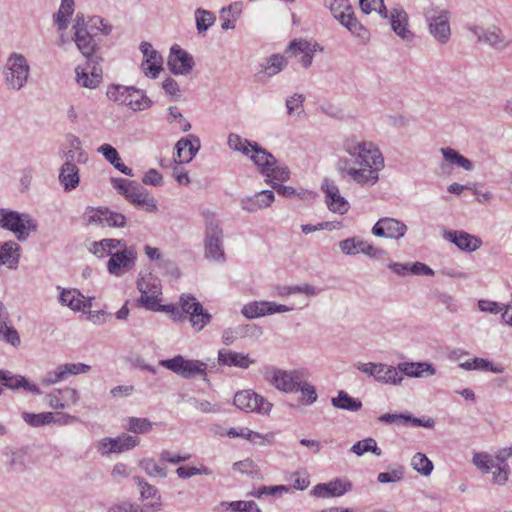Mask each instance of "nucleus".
Here are the masks:
<instances>
[{
  "mask_svg": "<svg viewBox=\"0 0 512 512\" xmlns=\"http://www.w3.org/2000/svg\"><path fill=\"white\" fill-rule=\"evenodd\" d=\"M344 147L359 167H354L345 160L339 166L342 173L361 185L375 184L378 181V171L383 167V157L379 149L371 142L359 141L355 136L348 137Z\"/></svg>",
  "mask_w": 512,
  "mask_h": 512,
  "instance_id": "1",
  "label": "nucleus"
},
{
  "mask_svg": "<svg viewBox=\"0 0 512 512\" xmlns=\"http://www.w3.org/2000/svg\"><path fill=\"white\" fill-rule=\"evenodd\" d=\"M89 250L99 258L110 256L107 269L115 276H121L130 271L137 260L135 247L128 246L125 241L119 239L109 238L93 242Z\"/></svg>",
  "mask_w": 512,
  "mask_h": 512,
  "instance_id": "2",
  "label": "nucleus"
},
{
  "mask_svg": "<svg viewBox=\"0 0 512 512\" xmlns=\"http://www.w3.org/2000/svg\"><path fill=\"white\" fill-rule=\"evenodd\" d=\"M29 65L21 54H12L6 63L5 79L13 89H20L27 81Z\"/></svg>",
  "mask_w": 512,
  "mask_h": 512,
  "instance_id": "3",
  "label": "nucleus"
},
{
  "mask_svg": "<svg viewBox=\"0 0 512 512\" xmlns=\"http://www.w3.org/2000/svg\"><path fill=\"white\" fill-rule=\"evenodd\" d=\"M179 303L183 313L189 315L190 323L196 331H201L210 322L211 315L194 296L183 294Z\"/></svg>",
  "mask_w": 512,
  "mask_h": 512,
  "instance_id": "4",
  "label": "nucleus"
},
{
  "mask_svg": "<svg viewBox=\"0 0 512 512\" xmlns=\"http://www.w3.org/2000/svg\"><path fill=\"white\" fill-rule=\"evenodd\" d=\"M137 287L141 293L140 302L142 305L149 310L159 309L160 281L151 273L143 274L137 282Z\"/></svg>",
  "mask_w": 512,
  "mask_h": 512,
  "instance_id": "5",
  "label": "nucleus"
},
{
  "mask_svg": "<svg viewBox=\"0 0 512 512\" xmlns=\"http://www.w3.org/2000/svg\"><path fill=\"white\" fill-rule=\"evenodd\" d=\"M324 4L342 25L352 33L360 35L359 30H363V27L353 16L348 0H324Z\"/></svg>",
  "mask_w": 512,
  "mask_h": 512,
  "instance_id": "6",
  "label": "nucleus"
},
{
  "mask_svg": "<svg viewBox=\"0 0 512 512\" xmlns=\"http://www.w3.org/2000/svg\"><path fill=\"white\" fill-rule=\"evenodd\" d=\"M234 405L246 412H258L267 414L271 411L272 404L261 395L252 390H242L235 394Z\"/></svg>",
  "mask_w": 512,
  "mask_h": 512,
  "instance_id": "7",
  "label": "nucleus"
},
{
  "mask_svg": "<svg viewBox=\"0 0 512 512\" xmlns=\"http://www.w3.org/2000/svg\"><path fill=\"white\" fill-rule=\"evenodd\" d=\"M0 226L14 232L18 239L25 238L34 228L28 215L0 209Z\"/></svg>",
  "mask_w": 512,
  "mask_h": 512,
  "instance_id": "8",
  "label": "nucleus"
},
{
  "mask_svg": "<svg viewBox=\"0 0 512 512\" xmlns=\"http://www.w3.org/2000/svg\"><path fill=\"white\" fill-rule=\"evenodd\" d=\"M162 366L177 373L185 378H190L195 375H204L206 365L197 360H187L182 356H176L172 359L164 360L161 362Z\"/></svg>",
  "mask_w": 512,
  "mask_h": 512,
  "instance_id": "9",
  "label": "nucleus"
},
{
  "mask_svg": "<svg viewBox=\"0 0 512 512\" xmlns=\"http://www.w3.org/2000/svg\"><path fill=\"white\" fill-rule=\"evenodd\" d=\"M139 443V438L128 434H122L116 438H103L98 442L97 449L101 454H119L133 449Z\"/></svg>",
  "mask_w": 512,
  "mask_h": 512,
  "instance_id": "10",
  "label": "nucleus"
},
{
  "mask_svg": "<svg viewBox=\"0 0 512 512\" xmlns=\"http://www.w3.org/2000/svg\"><path fill=\"white\" fill-rule=\"evenodd\" d=\"M222 230L213 218L207 220L205 240V253L208 258L216 261L224 260V251L221 242Z\"/></svg>",
  "mask_w": 512,
  "mask_h": 512,
  "instance_id": "11",
  "label": "nucleus"
},
{
  "mask_svg": "<svg viewBox=\"0 0 512 512\" xmlns=\"http://www.w3.org/2000/svg\"><path fill=\"white\" fill-rule=\"evenodd\" d=\"M352 489V483L343 478L334 479L328 483H320L313 487L310 494L317 498L340 497Z\"/></svg>",
  "mask_w": 512,
  "mask_h": 512,
  "instance_id": "12",
  "label": "nucleus"
},
{
  "mask_svg": "<svg viewBox=\"0 0 512 512\" xmlns=\"http://www.w3.org/2000/svg\"><path fill=\"white\" fill-rule=\"evenodd\" d=\"M73 29V39L78 49L86 58H90L95 52L96 45L92 36L86 30L85 20L83 16H76Z\"/></svg>",
  "mask_w": 512,
  "mask_h": 512,
  "instance_id": "13",
  "label": "nucleus"
},
{
  "mask_svg": "<svg viewBox=\"0 0 512 512\" xmlns=\"http://www.w3.org/2000/svg\"><path fill=\"white\" fill-rule=\"evenodd\" d=\"M322 189L325 193V203L330 211L343 215L350 209L349 202L341 195L339 188L329 180H325Z\"/></svg>",
  "mask_w": 512,
  "mask_h": 512,
  "instance_id": "14",
  "label": "nucleus"
},
{
  "mask_svg": "<svg viewBox=\"0 0 512 512\" xmlns=\"http://www.w3.org/2000/svg\"><path fill=\"white\" fill-rule=\"evenodd\" d=\"M77 83L85 88L95 89L102 82L101 67L92 64L90 61L84 67L78 66L75 70Z\"/></svg>",
  "mask_w": 512,
  "mask_h": 512,
  "instance_id": "15",
  "label": "nucleus"
},
{
  "mask_svg": "<svg viewBox=\"0 0 512 512\" xmlns=\"http://www.w3.org/2000/svg\"><path fill=\"white\" fill-rule=\"evenodd\" d=\"M292 310L285 305H278L274 302L255 301L246 304L242 309V314L249 319L265 316L266 314L281 313Z\"/></svg>",
  "mask_w": 512,
  "mask_h": 512,
  "instance_id": "16",
  "label": "nucleus"
},
{
  "mask_svg": "<svg viewBox=\"0 0 512 512\" xmlns=\"http://www.w3.org/2000/svg\"><path fill=\"white\" fill-rule=\"evenodd\" d=\"M317 48V43H311L304 39H295L289 44L286 53L291 57L299 58L300 63L304 67H308L312 63L313 54Z\"/></svg>",
  "mask_w": 512,
  "mask_h": 512,
  "instance_id": "17",
  "label": "nucleus"
},
{
  "mask_svg": "<svg viewBox=\"0 0 512 512\" xmlns=\"http://www.w3.org/2000/svg\"><path fill=\"white\" fill-rule=\"evenodd\" d=\"M430 33L440 42L445 43L450 36V25L447 13L441 11L438 15L431 10L427 12Z\"/></svg>",
  "mask_w": 512,
  "mask_h": 512,
  "instance_id": "18",
  "label": "nucleus"
},
{
  "mask_svg": "<svg viewBox=\"0 0 512 512\" xmlns=\"http://www.w3.org/2000/svg\"><path fill=\"white\" fill-rule=\"evenodd\" d=\"M407 230V227L402 222L393 218L380 219L373 227L372 232L379 237H388L399 239Z\"/></svg>",
  "mask_w": 512,
  "mask_h": 512,
  "instance_id": "19",
  "label": "nucleus"
},
{
  "mask_svg": "<svg viewBox=\"0 0 512 512\" xmlns=\"http://www.w3.org/2000/svg\"><path fill=\"white\" fill-rule=\"evenodd\" d=\"M265 378L278 390L284 392L293 391L297 386L300 385L299 377L297 375L282 370L273 369L267 371L265 374Z\"/></svg>",
  "mask_w": 512,
  "mask_h": 512,
  "instance_id": "20",
  "label": "nucleus"
},
{
  "mask_svg": "<svg viewBox=\"0 0 512 512\" xmlns=\"http://www.w3.org/2000/svg\"><path fill=\"white\" fill-rule=\"evenodd\" d=\"M168 66L174 74H186L193 66L192 57L177 46L171 48Z\"/></svg>",
  "mask_w": 512,
  "mask_h": 512,
  "instance_id": "21",
  "label": "nucleus"
},
{
  "mask_svg": "<svg viewBox=\"0 0 512 512\" xmlns=\"http://www.w3.org/2000/svg\"><path fill=\"white\" fill-rule=\"evenodd\" d=\"M140 49L144 55L142 69L147 76L156 77L162 69V57L149 43H142Z\"/></svg>",
  "mask_w": 512,
  "mask_h": 512,
  "instance_id": "22",
  "label": "nucleus"
},
{
  "mask_svg": "<svg viewBox=\"0 0 512 512\" xmlns=\"http://www.w3.org/2000/svg\"><path fill=\"white\" fill-rule=\"evenodd\" d=\"M78 399L79 395L75 389L64 388L49 395V405L54 409H64L75 404Z\"/></svg>",
  "mask_w": 512,
  "mask_h": 512,
  "instance_id": "23",
  "label": "nucleus"
},
{
  "mask_svg": "<svg viewBox=\"0 0 512 512\" xmlns=\"http://www.w3.org/2000/svg\"><path fill=\"white\" fill-rule=\"evenodd\" d=\"M90 370V366L83 363H69L59 366L55 372L49 374L45 378V383L53 384L56 383L68 375H77L80 373H86Z\"/></svg>",
  "mask_w": 512,
  "mask_h": 512,
  "instance_id": "24",
  "label": "nucleus"
},
{
  "mask_svg": "<svg viewBox=\"0 0 512 512\" xmlns=\"http://www.w3.org/2000/svg\"><path fill=\"white\" fill-rule=\"evenodd\" d=\"M200 147L198 139H181L176 144L175 162L178 164L188 163L195 156Z\"/></svg>",
  "mask_w": 512,
  "mask_h": 512,
  "instance_id": "25",
  "label": "nucleus"
},
{
  "mask_svg": "<svg viewBox=\"0 0 512 512\" xmlns=\"http://www.w3.org/2000/svg\"><path fill=\"white\" fill-rule=\"evenodd\" d=\"M340 248L343 253L348 255H354L358 253H364L369 256H375L377 249L374 248L367 241L359 238H349L340 242Z\"/></svg>",
  "mask_w": 512,
  "mask_h": 512,
  "instance_id": "26",
  "label": "nucleus"
},
{
  "mask_svg": "<svg viewBox=\"0 0 512 512\" xmlns=\"http://www.w3.org/2000/svg\"><path fill=\"white\" fill-rule=\"evenodd\" d=\"M60 301L73 311H85L91 307V299H85L77 290H63L60 295Z\"/></svg>",
  "mask_w": 512,
  "mask_h": 512,
  "instance_id": "27",
  "label": "nucleus"
},
{
  "mask_svg": "<svg viewBox=\"0 0 512 512\" xmlns=\"http://www.w3.org/2000/svg\"><path fill=\"white\" fill-rule=\"evenodd\" d=\"M391 26L394 32L404 40H411L412 32L408 28V16L405 11L394 9L391 12Z\"/></svg>",
  "mask_w": 512,
  "mask_h": 512,
  "instance_id": "28",
  "label": "nucleus"
},
{
  "mask_svg": "<svg viewBox=\"0 0 512 512\" xmlns=\"http://www.w3.org/2000/svg\"><path fill=\"white\" fill-rule=\"evenodd\" d=\"M0 384L10 389L23 387L25 390L39 393L34 384L29 383L24 377L14 375L9 371L0 370Z\"/></svg>",
  "mask_w": 512,
  "mask_h": 512,
  "instance_id": "29",
  "label": "nucleus"
},
{
  "mask_svg": "<svg viewBox=\"0 0 512 512\" xmlns=\"http://www.w3.org/2000/svg\"><path fill=\"white\" fill-rule=\"evenodd\" d=\"M8 314L0 302V338L13 346L20 344V337L16 329L8 324Z\"/></svg>",
  "mask_w": 512,
  "mask_h": 512,
  "instance_id": "30",
  "label": "nucleus"
},
{
  "mask_svg": "<svg viewBox=\"0 0 512 512\" xmlns=\"http://www.w3.org/2000/svg\"><path fill=\"white\" fill-rule=\"evenodd\" d=\"M8 314L0 302V338L13 346L20 344V337L16 329L8 324Z\"/></svg>",
  "mask_w": 512,
  "mask_h": 512,
  "instance_id": "31",
  "label": "nucleus"
},
{
  "mask_svg": "<svg viewBox=\"0 0 512 512\" xmlns=\"http://www.w3.org/2000/svg\"><path fill=\"white\" fill-rule=\"evenodd\" d=\"M218 361L220 364L236 366L240 368H248L249 365L254 362L249 358L248 355L230 350L219 351Z\"/></svg>",
  "mask_w": 512,
  "mask_h": 512,
  "instance_id": "32",
  "label": "nucleus"
},
{
  "mask_svg": "<svg viewBox=\"0 0 512 512\" xmlns=\"http://www.w3.org/2000/svg\"><path fill=\"white\" fill-rule=\"evenodd\" d=\"M123 104L134 111H139L149 108L151 101L142 91L128 87Z\"/></svg>",
  "mask_w": 512,
  "mask_h": 512,
  "instance_id": "33",
  "label": "nucleus"
},
{
  "mask_svg": "<svg viewBox=\"0 0 512 512\" xmlns=\"http://www.w3.org/2000/svg\"><path fill=\"white\" fill-rule=\"evenodd\" d=\"M399 371L401 374H406L410 377H423L426 375H434L435 369L433 366L426 362H411L402 363L399 365Z\"/></svg>",
  "mask_w": 512,
  "mask_h": 512,
  "instance_id": "34",
  "label": "nucleus"
},
{
  "mask_svg": "<svg viewBox=\"0 0 512 512\" xmlns=\"http://www.w3.org/2000/svg\"><path fill=\"white\" fill-rule=\"evenodd\" d=\"M249 155L262 174L271 170V166L275 164L274 157L257 145L251 147Z\"/></svg>",
  "mask_w": 512,
  "mask_h": 512,
  "instance_id": "35",
  "label": "nucleus"
},
{
  "mask_svg": "<svg viewBox=\"0 0 512 512\" xmlns=\"http://www.w3.org/2000/svg\"><path fill=\"white\" fill-rule=\"evenodd\" d=\"M79 170L75 164L70 162L65 163L59 175V180L64 186L65 190L75 189L79 184Z\"/></svg>",
  "mask_w": 512,
  "mask_h": 512,
  "instance_id": "36",
  "label": "nucleus"
},
{
  "mask_svg": "<svg viewBox=\"0 0 512 512\" xmlns=\"http://www.w3.org/2000/svg\"><path fill=\"white\" fill-rule=\"evenodd\" d=\"M19 246L16 242H5L0 246V265H6L9 268H14L18 264Z\"/></svg>",
  "mask_w": 512,
  "mask_h": 512,
  "instance_id": "37",
  "label": "nucleus"
},
{
  "mask_svg": "<svg viewBox=\"0 0 512 512\" xmlns=\"http://www.w3.org/2000/svg\"><path fill=\"white\" fill-rule=\"evenodd\" d=\"M105 159L111 163L116 169L125 175H132V170L122 163L117 150L109 144H103L98 148Z\"/></svg>",
  "mask_w": 512,
  "mask_h": 512,
  "instance_id": "38",
  "label": "nucleus"
},
{
  "mask_svg": "<svg viewBox=\"0 0 512 512\" xmlns=\"http://www.w3.org/2000/svg\"><path fill=\"white\" fill-rule=\"evenodd\" d=\"M126 197L129 201L134 204L144 207L148 212H155L157 210L156 202L154 198L150 197L139 190L133 189L126 192Z\"/></svg>",
  "mask_w": 512,
  "mask_h": 512,
  "instance_id": "39",
  "label": "nucleus"
},
{
  "mask_svg": "<svg viewBox=\"0 0 512 512\" xmlns=\"http://www.w3.org/2000/svg\"><path fill=\"white\" fill-rule=\"evenodd\" d=\"M452 241L462 250L474 251L479 248L481 241L465 232H455Z\"/></svg>",
  "mask_w": 512,
  "mask_h": 512,
  "instance_id": "40",
  "label": "nucleus"
},
{
  "mask_svg": "<svg viewBox=\"0 0 512 512\" xmlns=\"http://www.w3.org/2000/svg\"><path fill=\"white\" fill-rule=\"evenodd\" d=\"M227 435L232 438L241 437L255 444H265L266 442H269L267 436L254 432L248 428H242L239 431L235 428H231L227 431Z\"/></svg>",
  "mask_w": 512,
  "mask_h": 512,
  "instance_id": "41",
  "label": "nucleus"
},
{
  "mask_svg": "<svg viewBox=\"0 0 512 512\" xmlns=\"http://www.w3.org/2000/svg\"><path fill=\"white\" fill-rule=\"evenodd\" d=\"M74 1L73 0H62L59 11L55 15V22L58 25L60 30H64L68 26L69 17L72 15L74 11Z\"/></svg>",
  "mask_w": 512,
  "mask_h": 512,
  "instance_id": "42",
  "label": "nucleus"
},
{
  "mask_svg": "<svg viewBox=\"0 0 512 512\" xmlns=\"http://www.w3.org/2000/svg\"><path fill=\"white\" fill-rule=\"evenodd\" d=\"M375 379L384 384H398L402 381L403 376L399 369L382 364L381 372L376 375Z\"/></svg>",
  "mask_w": 512,
  "mask_h": 512,
  "instance_id": "43",
  "label": "nucleus"
},
{
  "mask_svg": "<svg viewBox=\"0 0 512 512\" xmlns=\"http://www.w3.org/2000/svg\"><path fill=\"white\" fill-rule=\"evenodd\" d=\"M233 469L239 473L248 474L258 479H263V474L261 473L258 465L250 458L235 462L233 464Z\"/></svg>",
  "mask_w": 512,
  "mask_h": 512,
  "instance_id": "44",
  "label": "nucleus"
},
{
  "mask_svg": "<svg viewBox=\"0 0 512 512\" xmlns=\"http://www.w3.org/2000/svg\"><path fill=\"white\" fill-rule=\"evenodd\" d=\"M441 152L445 160H447L451 164L457 165L458 167H462L465 170L472 169V163L467 158L459 154L456 150L452 148H442Z\"/></svg>",
  "mask_w": 512,
  "mask_h": 512,
  "instance_id": "45",
  "label": "nucleus"
},
{
  "mask_svg": "<svg viewBox=\"0 0 512 512\" xmlns=\"http://www.w3.org/2000/svg\"><path fill=\"white\" fill-rule=\"evenodd\" d=\"M332 403L337 408L351 411H357L362 406L360 401L350 397L346 392L343 391L338 394V397L332 399Z\"/></svg>",
  "mask_w": 512,
  "mask_h": 512,
  "instance_id": "46",
  "label": "nucleus"
},
{
  "mask_svg": "<svg viewBox=\"0 0 512 512\" xmlns=\"http://www.w3.org/2000/svg\"><path fill=\"white\" fill-rule=\"evenodd\" d=\"M137 483L141 489V496L143 499H152L154 500L151 505L152 507H155L156 509H160L161 506V498L158 494L157 489H155L153 486L149 485L148 483L144 482L143 480L136 478Z\"/></svg>",
  "mask_w": 512,
  "mask_h": 512,
  "instance_id": "47",
  "label": "nucleus"
},
{
  "mask_svg": "<svg viewBox=\"0 0 512 512\" xmlns=\"http://www.w3.org/2000/svg\"><path fill=\"white\" fill-rule=\"evenodd\" d=\"M351 450L358 456L363 455L365 452H372L377 456L381 455V450L378 448L377 443L373 438L358 441L352 446Z\"/></svg>",
  "mask_w": 512,
  "mask_h": 512,
  "instance_id": "48",
  "label": "nucleus"
},
{
  "mask_svg": "<svg viewBox=\"0 0 512 512\" xmlns=\"http://www.w3.org/2000/svg\"><path fill=\"white\" fill-rule=\"evenodd\" d=\"M126 428L130 432L144 434L152 429V423L146 418L130 417L127 419Z\"/></svg>",
  "mask_w": 512,
  "mask_h": 512,
  "instance_id": "49",
  "label": "nucleus"
},
{
  "mask_svg": "<svg viewBox=\"0 0 512 512\" xmlns=\"http://www.w3.org/2000/svg\"><path fill=\"white\" fill-rule=\"evenodd\" d=\"M413 468L422 475L428 476L433 470L432 462L423 453H416L412 458Z\"/></svg>",
  "mask_w": 512,
  "mask_h": 512,
  "instance_id": "50",
  "label": "nucleus"
},
{
  "mask_svg": "<svg viewBox=\"0 0 512 512\" xmlns=\"http://www.w3.org/2000/svg\"><path fill=\"white\" fill-rule=\"evenodd\" d=\"M107 208L88 207L83 215V219L87 225H101L103 217L107 216Z\"/></svg>",
  "mask_w": 512,
  "mask_h": 512,
  "instance_id": "51",
  "label": "nucleus"
},
{
  "mask_svg": "<svg viewBox=\"0 0 512 512\" xmlns=\"http://www.w3.org/2000/svg\"><path fill=\"white\" fill-rule=\"evenodd\" d=\"M53 413L44 412L39 414L23 413V419L27 424L33 427L49 424L53 421Z\"/></svg>",
  "mask_w": 512,
  "mask_h": 512,
  "instance_id": "52",
  "label": "nucleus"
},
{
  "mask_svg": "<svg viewBox=\"0 0 512 512\" xmlns=\"http://www.w3.org/2000/svg\"><path fill=\"white\" fill-rule=\"evenodd\" d=\"M241 12V8L238 4L230 5L228 9H223L221 17L223 19L222 28L233 29L235 27V21L237 15Z\"/></svg>",
  "mask_w": 512,
  "mask_h": 512,
  "instance_id": "53",
  "label": "nucleus"
},
{
  "mask_svg": "<svg viewBox=\"0 0 512 512\" xmlns=\"http://www.w3.org/2000/svg\"><path fill=\"white\" fill-rule=\"evenodd\" d=\"M287 64L286 58L284 56L275 54L272 55L267 62V66L264 67V72L268 76H273L280 72Z\"/></svg>",
  "mask_w": 512,
  "mask_h": 512,
  "instance_id": "54",
  "label": "nucleus"
},
{
  "mask_svg": "<svg viewBox=\"0 0 512 512\" xmlns=\"http://www.w3.org/2000/svg\"><path fill=\"white\" fill-rule=\"evenodd\" d=\"M360 7L367 14L377 12L382 17H387V10L383 0H360Z\"/></svg>",
  "mask_w": 512,
  "mask_h": 512,
  "instance_id": "55",
  "label": "nucleus"
},
{
  "mask_svg": "<svg viewBox=\"0 0 512 512\" xmlns=\"http://www.w3.org/2000/svg\"><path fill=\"white\" fill-rule=\"evenodd\" d=\"M274 201V194L271 191H262L251 199V206L249 209L266 208Z\"/></svg>",
  "mask_w": 512,
  "mask_h": 512,
  "instance_id": "56",
  "label": "nucleus"
},
{
  "mask_svg": "<svg viewBox=\"0 0 512 512\" xmlns=\"http://www.w3.org/2000/svg\"><path fill=\"white\" fill-rule=\"evenodd\" d=\"M228 144L231 149L241 151L242 153L249 155L251 147L254 145L250 144L247 140L242 139L239 135L231 134L228 138Z\"/></svg>",
  "mask_w": 512,
  "mask_h": 512,
  "instance_id": "57",
  "label": "nucleus"
},
{
  "mask_svg": "<svg viewBox=\"0 0 512 512\" xmlns=\"http://www.w3.org/2000/svg\"><path fill=\"white\" fill-rule=\"evenodd\" d=\"M289 174V170L286 167L276 166L275 164L271 166V170L264 173L269 182L274 180L286 181L289 178Z\"/></svg>",
  "mask_w": 512,
  "mask_h": 512,
  "instance_id": "58",
  "label": "nucleus"
},
{
  "mask_svg": "<svg viewBox=\"0 0 512 512\" xmlns=\"http://www.w3.org/2000/svg\"><path fill=\"white\" fill-rule=\"evenodd\" d=\"M107 214L109 216L103 217L102 226H109V227H124L126 224V218L124 215L110 211L107 209Z\"/></svg>",
  "mask_w": 512,
  "mask_h": 512,
  "instance_id": "59",
  "label": "nucleus"
},
{
  "mask_svg": "<svg viewBox=\"0 0 512 512\" xmlns=\"http://www.w3.org/2000/svg\"><path fill=\"white\" fill-rule=\"evenodd\" d=\"M214 21V16L212 13L205 11V10H197L196 12V22H197V29L199 31H205L208 29L209 26L212 25Z\"/></svg>",
  "mask_w": 512,
  "mask_h": 512,
  "instance_id": "60",
  "label": "nucleus"
},
{
  "mask_svg": "<svg viewBox=\"0 0 512 512\" xmlns=\"http://www.w3.org/2000/svg\"><path fill=\"white\" fill-rule=\"evenodd\" d=\"M233 512H260L254 501H235L229 504Z\"/></svg>",
  "mask_w": 512,
  "mask_h": 512,
  "instance_id": "61",
  "label": "nucleus"
},
{
  "mask_svg": "<svg viewBox=\"0 0 512 512\" xmlns=\"http://www.w3.org/2000/svg\"><path fill=\"white\" fill-rule=\"evenodd\" d=\"M303 96L302 95H294L286 102V107L288 114L290 115H300L303 110Z\"/></svg>",
  "mask_w": 512,
  "mask_h": 512,
  "instance_id": "62",
  "label": "nucleus"
},
{
  "mask_svg": "<svg viewBox=\"0 0 512 512\" xmlns=\"http://www.w3.org/2000/svg\"><path fill=\"white\" fill-rule=\"evenodd\" d=\"M479 40H484L485 42L489 43L492 46H495L497 48H500L504 45V39L500 34V31L498 29H493L491 31H488L485 33L483 37L479 36Z\"/></svg>",
  "mask_w": 512,
  "mask_h": 512,
  "instance_id": "63",
  "label": "nucleus"
},
{
  "mask_svg": "<svg viewBox=\"0 0 512 512\" xmlns=\"http://www.w3.org/2000/svg\"><path fill=\"white\" fill-rule=\"evenodd\" d=\"M473 463L483 472H488L493 466V460L486 453H476L473 457Z\"/></svg>",
  "mask_w": 512,
  "mask_h": 512,
  "instance_id": "64",
  "label": "nucleus"
}]
</instances>
